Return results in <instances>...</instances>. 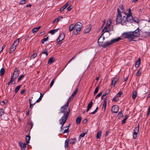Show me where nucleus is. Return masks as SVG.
Listing matches in <instances>:
<instances>
[{"label": "nucleus", "mask_w": 150, "mask_h": 150, "mask_svg": "<svg viewBox=\"0 0 150 150\" xmlns=\"http://www.w3.org/2000/svg\"><path fill=\"white\" fill-rule=\"evenodd\" d=\"M55 78H54L52 80L51 82V83H50V87H52V86L53 85L54 83V81L55 80Z\"/></svg>", "instance_id": "nucleus-44"}, {"label": "nucleus", "mask_w": 150, "mask_h": 150, "mask_svg": "<svg viewBox=\"0 0 150 150\" xmlns=\"http://www.w3.org/2000/svg\"><path fill=\"white\" fill-rule=\"evenodd\" d=\"M65 38V34L64 33H61L59 35V36L57 39V42H59L62 41Z\"/></svg>", "instance_id": "nucleus-11"}, {"label": "nucleus", "mask_w": 150, "mask_h": 150, "mask_svg": "<svg viewBox=\"0 0 150 150\" xmlns=\"http://www.w3.org/2000/svg\"><path fill=\"white\" fill-rule=\"evenodd\" d=\"M108 23H107L106 26L103 29L102 31V32H103L104 31L107 30V29L108 28L109 26L110 25V24H109L108 25Z\"/></svg>", "instance_id": "nucleus-31"}, {"label": "nucleus", "mask_w": 150, "mask_h": 150, "mask_svg": "<svg viewBox=\"0 0 150 150\" xmlns=\"http://www.w3.org/2000/svg\"><path fill=\"white\" fill-rule=\"evenodd\" d=\"M69 103L68 102H67L63 106L61 107L60 109V112L59 113H63V116H64L65 114L66 113L68 114V117L69 116V114L70 112V109L69 108L68 109V111H67V108Z\"/></svg>", "instance_id": "nucleus-2"}, {"label": "nucleus", "mask_w": 150, "mask_h": 150, "mask_svg": "<svg viewBox=\"0 0 150 150\" xmlns=\"http://www.w3.org/2000/svg\"><path fill=\"white\" fill-rule=\"evenodd\" d=\"M128 116L126 115L125 118L122 120V124H125L126 122V120L128 118Z\"/></svg>", "instance_id": "nucleus-39"}, {"label": "nucleus", "mask_w": 150, "mask_h": 150, "mask_svg": "<svg viewBox=\"0 0 150 150\" xmlns=\"http://www.w3.org/2000/svg\"><path fill=\"white\" fill-rule=\"evenodd\" d=\"M48 39V37H47L46 38H44L42 41V44H44V42L47 40Z\"/></svg>", "instance_id": "nucleus-54"}, {"label": "nucleus", "mask_w": 150, "mask_h": 150, "mask_svg": "<svg viewBox=\"0 0 150 150\" xmlns=\"http://www.w3.org/2000/svg\"><path fill=\"white\" fill-rule=\"evenodd\" d=\"M141 63V59L139 58L135 64V67L136 68H137L140 66Z\"/></svg>", "instance_id": "nucleus-17"}, {"label": "nucleus", "mask_w": 150, "mask_h": 150, "mask_svg": "<svg viewBox=\"0 0 150 150\" xmlns=\"http://www.w3.org/2000/svg\"><path fill=\"white\" fill-rule=\"evenodd\" d=\"M144 33L146 34L145 35H147V37H149L150 36V32H146Z\"/></svg>", "instance_id": "nucleus-60"}, {"label": "nucleus", "mask_w": 150, "mask_h": 150, "mask_svg": "<svg viewBox=\"0 0 150 150\" xmlns=\"http://www.w3.org/2000/svg\"><path fill=\"white\" fill-rule=\"evenodd\" d=\"M21 85H20L16 87L15 90V92L16 93H17L18 91L21 88Z\"/></svg>", "instance_id": "nucleus-37"}, {"label": "nucleus", "mask_w": 150, "mask_h": 150, "mask_svg": "<svg viewBox=\"0 0 150 150\" xmlns=\"http://www.w3.org/2000/svg\"><path fill=\"white\" fill-rule=\"evenodd\" d=\"M74 26L75 29L73 32L74 35H76L81 31L82 27V24L80 22H77L75 23Z\"/></svg>", "instance_id": "nucleus-4"}, {"label": "nucleus", "mask_w": 150, "mask_h": 150, "mask_svg": "<svg viewBox=\"0 0 150 150\" xmlns=\"http://www.w3.org/2000/svg\"><path fill=\"white\" fill-rule=\"evenodd\" d=\"M133 22L138 23L139 22V20L138 18H133Z\"/></svg>", "instance_id": "nucleus-49"}, {"label": "nucleus", "mask_w": 150, "mask_h": 150, "mask_svg": "<svg viewBox=\"0 0 150 150\" xmlns=\"http://www.w3.org/2000/svg\"><path fill=\"white\" fill-rule=\"evenodd\" d=\"M98 109V107H97L96 109L94 110V111L92 112H91V114H95L97 112V110Z\"/></svg>", "instance_id": "nucleus-50"}, {"label": "nucleus", "mask_w": 150, "mask_h": 150, "mask_svg": "<svg viewBox=\"0 0 150 150\" xmlns=\"http://www.w3.org/2000/svg\"><path fill=\"white\" fill-rule=\"evenodd\" d=\"M25 91V90L24 89H23V90H22L21 91L20 94H23L24 93V92Z\"/></svg>", "instance_id": "nucleus-63"}, {"label": "nucleus", "mask_w": 150, "mask_h": 150, "mask_svg": "<svg viewBox=\"0 0 150 150\" xmlns=\"http://www.w3.org/2000/svg\"><path fill=\"white\" fill-rule=\"evenodd\" d=\"M139 124H138V126L136 127L134 130V132H139Z\"/></svg>", "instance_id": "nucleus-40"}, {"label": "nucleus", "mask_w": 150, "mask_h": 150, "mask_svg": "<svg viewBox=\"0 0 150 150\" xmlns=\"http://www.w3.org/2000/svg\"><path fill=\"white\" fill-rule=\"evenodd\" d=\"M133 36L134 37H139L140 36V32L139 30V28L136 29L133 31H131Z\"/></svg>", "instance_id": "nucleus-8"}, {"label": "nucleus", "mask_w": 150, "mask_h": 150, "mask_svg": "<svg viewBox=\"0 0 150 150\" xmlns=\"http://www.w3.org/2000/svg\"><path fill=\"white\" fill-rule=\"evenodd\" d=\"M74 26L73 24H71L70 25L69 27V32H71L74 29Z\"/></svg>", "instance_id": "nucleus-36"}, {"label": "nucleus", "mask_w": 150, "mask_h": 150, "mask_svg": "<svg viewBox=\"0 0 150 150\" xmlns=\"http://www.w3.org/2000/svg\"><path fill=\"white\" fill-rule=\"evenodd\" d=\"M41 28L40 26H39V27L35 28H33L32 30V32L33 33H35L37 31H38V30L40 29V28Z\"/></svg>", "instance_id": "nucleus-22"}, {"label": "nucleus", "mask_w": 150, "mask_h": 150, "mask_svg": "<svg viewBox=\"0 0 150 150\" xmlns=\"http://www.w3.org/2000/svg\"><path fill=\"white\" fill-rule=\"evenodd\" d=\"M118 99L117 98L116 96L114 97L113 99H112V101L113 102H117L118 101Z\"/></svg>", "instance_id": "nucleus-52"}, {"label": "nucleus", "mask_w": 150, "mask_h": 150, "mask_svg": "<svg viewBox=\"0 0 150 150\" xmlns=\"http://www.w3.org/2000/svg\"><path fill=\"white\" fill-rule=\"evenodd\" d=\"M19 73L18 70L16 67L14 69V72L13 73V75L11 76L14 79L17 78L18 76Z\"/></svg>", "instance_id": "nucleus-9"}, {"label": "nucleus", "mask_w": 150, "mask_h": 150, "mask_svg": "<svg viewBox=\"0 0 150 150\" xmlns=\"http://www.w3.org/2000/svg\"><path fill=\"white\" fill-rule=\"evenodd\" d=\"M30 136L26 135V141L27 143H28L30 140Z\"/></svg>", "instance_id": "nucleus-33"}, {"label": "nucleus", "mask_w": 150, "mask_h": 150, "mask_svg": "<svg viewBox=\"0 0 150 150\" xmlns=\"http://www.w3.org/2000/svg\"><path fill=\"white\" fill-rule=\"evenodd\" d=\"M117 14L116 16V24L121 23L122 24V22L123 21V18H122V12L119 8L117 9Z\"/></svg>", "instance_id": "nucleus-5"}, {"label": "nucleus", "mask_w": 150, "mask_h": 150, "mask_svg": "<svg viewBox=\"0 0 150 150\" xmlns=\"http://www.w3.org/2000/svg\"><path fill=\"white\" fill-rule=\"evenodd\" d=\"M109 133V131H106L105 136L107 137Z\"/></svg>", "instance_id": "nucleus-64"}, {"label": "nucleus", "mask_w": 150, "mask_h": 150, "mask_svg": "<svg viewBox=\"0 0 150 150\" xmlns=\"http://www.w3.org/2000/svg\"><path fill=\"white\" fill-rule=\"evenodd\" d=\"M5 70L4 68H2L1 69L0 71V73L1 74V76H2L4 75L5 74Z\"/></svg>", "instance_id": "nucleus-30"}, {"label": "nucleus", "mask_w": 150, "mask_h": 150, "mask_svg": "<svg viewBox=\"0 0 150 150\" xmlns=\"http://www.w3.org/2000/svg\"><path fill=\"white\" fill-rule=\"evenodd\" d=\"M37 55V54L36 53H34L30 57V59L31 58H35Z\"/></svg>", "instance_id": "nucleus-48"}, {"label": "nucleus", "mask_w": 150, "mask_h": 150, "mask_svg": "<svg viewBox=\"0 0 150 150\" xmlns=\"http://www.w3.org/2000/svg\"><path fill=\"white\" fill-rule=\"evenodd\" d=\"M71 3V1H68L64 5L62 6L60 9L59 11L60 12H62L63 10L67 6L69 5Z\"/></svg>", "instance_id": "nucleus-13"}, {"label": "nucleus", "mask_w": 150, "mask_h": 150, "mask_svg": "<svg viewBox=\"0 0 150 150\" xmlns=\"http://www.w3.org/2000/svg\"><path fill=\"white\" fill-rule=\"evenodd\" d=\"M27 124L30 126V129H31L33 127V124L32 121H30L27 122Z\"/></svg>", "instance_id": "nucleus-34"}, {"label": "nucleus", "mask_w": 150, "mask_h": 150, "mask_svg": "<svg viewBox=\"0 0 150 150\" xmlns=\"http://www.w3.org/2000/svg\"><path fill=\"white\" fill-rule=\"evenodd\" d=\"M25 0H22L20 2L19 4H25Z\"/></svg>", "instance_id": "nucleus-59"}, {"label": "nucleus", "mask_w": 150, "mask_h": 150, "mask_svg": "<svg viewBox=\"0 0 150 150\" xmlns=\"http://www.w3.org/2000/svg\"><path fill=\"white\" fill-rule=\"evenodd\" d=\"M91 28L90 27H88V28L85 29L84 30V33L85 34L87 33H89L91 30Z\"/></svg>", "instance_id": "nucleus-25"}, {"label": "nucleus", "mask_w": 150, "mask_h": 150, "mask_svg": "<svg viewBox=\"0 0 150 150\" xmlns=\"http://www.w3.org/2000/svg\"><path fill=\"white\" fill-rule=\"evenodd\" d=\"M78 90V88L77 87L76 88L75 90L73 92V93L72 94L71 96L69 98L67 102H69V103H70V101H71L72 100V99L73 98V97L75 96L76 94L77 91Z\"/></svg>", "instance_id": "nucleus-12"}, {"label": "nucleus", "mask_w": 150, "mask_h": 150, "mask_svg": "<svg viewBox=\"0 0 150 150\" xmlns=\"http://www.w3.org/2000/svg\"><path fill=\"white\" fill-rule=\"evenodd\" d=\"M137 92L136 91H134L133 92L132 95V98L133 99H134L137 97Z\"/></svg>", "instance_id": "nucleus-23"}, {"label": "nucleus", "mask_w": 150, "mask_h": 150, "mask_svg": "<svg viewBox=\"0 0 150 150\" xmlns=\"http://www.w3.org/2000/svg\"><path fill=\"white\" fill-rule=\"evenodd\" d=\"M103 105L104 106H106L107 104V98H105L103 100Z\"/></svg>", "instance_id": "nucleus-43"}, {"label": "nucleus", "mask_w": 150, "mask_h": 150, "mask_svg": "<svg viewBox=\"0 0 150 150\" xmlns=\"http://www.w3.org/2000/svg\"><path fill=\"white\" fill-rule=\"evenodd\" d=\"M15 80L14 79H13V78L11 77V79H10V81L8 83L7 85L8 86H9L11 83L12 84H14L15 83V82H14V83H13V80Z\"/></svg>", "instance_id": "nucleus-29"}, {"label": "nucleus", "mask_w": 150, "mask_h": 150, "mask_svg": "<svg viewBox=\"0 0 150 150\" xmlns=\"http://www.w3.org/2000/svg\"><path fill=\"white\" fill-rule=\"evenodd\" d=\"M68 114H65L64 116H62L59 120V124L61 125V126H63L64 125L66 122L68 118Z\"/></svg>", "instance_id": "nucleus-6"}, {"label": "nucleus", "mask_w": 150, "mask_h": 150, "mask_svg": "<svg viewBox=\"0 0 150 150\" xmlns=\"http://www.w3.org/2000/svg\"><path fill=\"white\" fill-rule=\"evenodd\" d=\"M69 142V138L67 139L65 141L64 147L65 148H67L68 146Z\"/></svg>", "instance_id": "nucleus-20"}, {"label": "nucleus", "mask_w": 150, "mask_h": 150, "mask_svg": "<svg viewBox=\"0 0 150 150\" xmlns=\"http://www.w3.org/2000/svg\"><path fill=\"white\" fill-rule=\"evenodd\" d=\"M40 54H45L46 56H47L48 55V52L47 49H45L43 51H42Z\"/></svg>", "instance_id": "nucleus-27"}, {"label": "nucleus", "mask_w": 150, "mask_h": 150, "mask_svg": "<svg viewBox=\"0 0 150 150\" xmlns=\"http://www.w3.org/2000/svg\"><path fill=\"white\" fill-rule=\"evenodd\" d=\"M119 80V78H117L115 77L113 80L112 81L111 86L113 87H114L115 86V83L117 82Z\"/></svg>", "instance_id": "nucleus-15"}, {"label": "nucleus", "mask_w": 150, "mask_h": 150, "mask_svg": "<svg viewBox=\"0 0 150 150\" xmlns=\"http://www.w3.org/2000/svg\"><path fill=\"white\" fill-rule=\"evenodd\" d=\"M76 141V139H69V143L71 144H74Z\"/></svg>", "instance_id": "nucleus-24"}, {"label": "nucleus", "mask_w": 150, "mask_h": 150, "mask_svg": "<svg viewBox=\"0 0 150 150\" xmlns=\"http://www.w3.org/2000/svg\"><path fill=\"white\" fill-rule=\"evenodd\" d=\"M123 93L122 91H120L117 94V96L118 97H121V96L122 94Z\"/></svg>", "instance_id": "nucleus-45"}, {"label": "nucleus", "mask_w": 150, "mask_h": 150, "mask_svg": "<svg viewBox=\"0 0 150 150\" xmlns=\"http://www.w3.org/2000/svg\"><path fill=\"white\" fill-rule=\"evenodd\" d=\"M54 61V58L53 57H51L49 59L48 62V64H49L52 63Z\"/></svg>", "instance_id": "nucleus-19"}, {"label": "nucleus", "mask_w": 150, "mask_h": 150, "mask_svg": "<svg viewBox=\"0 0 150 150\" xmlns=\"http://www.w3.org/2000/svg\"><path fill=\"white\" fill-rule=\"evenodd\" d=\"M102 132L101 131H98L96 135V137L97 139H100L101 136Z\"/></svg>", "instance_id": "nucleus-26"}, {"label": "nucleus", "mask_w": 150, "mask_h": 150, "mask_svg": "<svg viewBox=\"0 0 150 150\" xmlns=\"http://www.w3.org/2000/svg\"><path fill=\"white\" fill-rule=\"evenodd\" d=\"M36 103H35H35H34L33 104H32V103H30V108L31 109H32V108H33V105H35V104Z\"/></svg>", "instance_id": "nucleus-58"}, {"label": "nucleus", "mask_w": 150, "mask_h": 150, "mask_svg": "<svg viewBox=\"0 0 150 150\" xmlns=\"http://www.w3.org/2000/svg\"><path fill=\"white\" fill-rule=\"evenodd\" d=\"M119 109V107L116 105H113L111 108V111L113 113H117L118 112Z\"/></svg>", "instance_id": "nucleus-10"}, {"label": "nucleus", "mask_w": 150, "mask_h": 150, "mask_svg": "<svg viewBox=\"0 0 150 150\" xmlns=\"http://www.w3.org/2000/svg\"><path fill=\"white\" fill-rule=\"evenodd\" d=\"M59 30V28L52 30L50 31L49 32V33H51L52 35H53L55 33L57 32Z\"/></svg>", "instance_id": "nucleus-18"}, {"label": "nucleus", "mask_w": 150, "mask_h": 150, "mask_svg": "<svg viewBox=\"0 0 150 150\" xmlns=\"http://www.w3.org/2000/svg\"><path fill=\"white\" fill-rule=\"evenodd\" d=\"M131 9L130 8H129L128 10V13H125V14L126 15H132V13L131 12Z\"/></svg>", "instance_id": "nucleus-42"}, {"label": "nucleus", "mask_w": 150, "mask_h": 150, "mask_svg": "<svg viewBox=\"0 0 150 150\" xmlns=\"http://www.w3.org/2000/svg\"><path fill=\"white\" fill-rule=\"evenodd\" d=\"M4 111L2 109H0V115L2 116V115L4 114Z\"/></svg>", "instance_id": "nucleus-55"}, {"label": "nucleus", "mask_w": 150, "mask_h": 150, "mask_svg": "<svg viewBox=\"0 0 150 150\" xmlns=\"http://www.w3.org/2000/svg\"><path fill=\"white\" fill-rule=\"evenodd\" d=\"M103 34L104 33L102 34L100 36L99 38L98 41L99 45L100 46H102L103 48H106L107 47H110V45H112L113 44L118 42L121 39L120 37H118L117 38L113 39L110 41L104 42L103 44V41H100L99 40Z\"/></svg>", "instance_id": "nucleus-1"}, {"label": "nucleus", "mask_w": 150, "mask_h": 150, "mask_svg": "<svg viewBox=\"0 0 150 150\" xmlns=\"http://www.w3.org/2000/svg\"><path fill=\"white\" fill-rule=\"evenodd\" d=\"M81 120V118L79 116L76 119V123L77 125H79Z\"/></svg>", "instance_id": "nucleus-21"}, {"label": "nucleus", "mask_w": 150, "mask_h": 150, "mask_svg": "<svg viewBox=\"0 0 150 150\" xmlns=\"http://www.w3.org/2000/svg\"><path fill=\"white\" fill-rule=\"evenodd\" d=\"M24 76V75H20L18 78V82Z\"/></svg>", "instance_id": "nucleus-51"}, {"label": "nucleus", "mask_w": 150, "mask_h": 150, "mask_svg": "<svg viewBox=\"0 0 150 150\" xmlns=\"http://www.w3.org/2000/svg\"><path fill=\"white\" fill-rule=\"evenodd\" d=\"M120 8H121V10L122 11V13L123 12L124 9V8L123 5H122L120 7Z\"/></svg>", "instance_id": "nucleus-62"}, {"label": "nucleus", "mask_w": 150, "mask_h": 150, "mask_svg": "<svg viewBox=\"0 0 150 150\" xmlns=\"http://www.w3.org/2000/svg\"><path fill=\"white\" fill-rule=\"evenodd\" d=\"M86 134V133H82L79 136V138L81 139V137H84Z\"/></svg>", "instance_id": "nucleus-57"}, {"label": "nucleus", "mask_w": 150, "mask_h": 150, "mask_svg": "<svg viewBox=\"0 0 150 150\" xmlns=\"http://www.w3.org/2000/svg\"><path fill=\"white\" fill-rule=\"evenodd\" d=\"M40 96L39 98L35 102V103H37L39 102L42 99V98L43 96V95L42 93H40Z\"/></svg>", "instance_id": "nucleus-35"}, {"label": "nucleus", "mask_w": 150, "mask_h": 150, "mask_svg": "<svg viewBox=\"0 0 150 150\" xmlns=\"http://www.w3.org/2000/svg\"><path fill=\"white\" fill-rule=\"evenodd\" d=\"M73 8V6L72 5H70L67 8V10L68 11H70Z\"/></svg>", "instance_id": "nucleus-53"}, {"label": "nucleus", "mask_w": 150, "mask_h": 150, "mask_svg": "<svg viewBox=\"0 0 150 150\" xmlns=\"http://www.w3.org/2000/svg\"><path fill=\"white\" fill-rule=\"evenodd\" d=\"M102 92H100L95 97V98L96 99H97V98L98 97H99L101 95H102Z\"/></svg>", "instance_id": "nucleus-56"}, {"label": "nucleus", "mask_w": 150, "mask_h": 150, "mask_svg": "<svg viewBox=\"0 0 150 150\" xmlns=\"http://www.w3.org/2000/svg\"><path fill=\"white\" fill-rule=\"evenodd\" d=\"M19 43V39H17L15 41H14V43L12 44L13 45H15L16 46Z\"/></svg>", "instance_id": "nucleus-32"}, {"label": "nucleus", "mask_w": 150, "mask_h": 150, "mask_svg": "<svg viewBox=\"0 0 150 150\" xmlns=\"http://www.w3.org/2000/svg\"><path fill=\"white\" fill-rule=\"evenodd\" d=\"M141 69H139L137 71L136 74V75L137 76H138L141 74Z\"/></svg>", "instance_id": "nucleus-47"}, {"label": "nucleus", "mask_w": 150, "mask_h": 150, "mask_svg": "<svg viewBox=\"0 0 150 150\" xmlns=\"http://www.w3.org/2000/svg\"><path fill=\"white\" fill-rule=\"evenodd\" d=\"M122 35L125 38H127L131 41H132L134 39L133 37L131 31L124 33Z\"/></svg>", "instance_id": "nucleus-7"}, {"label": "nucleus", "mask_w": 150, "mask_h": 150, "mask_svg": "<svg viewBox=\"0 0 150 150\" xmlns=\"http://www.w3.org/2000/svg\"><path fill=\"white\" fill-rule=\"evenodd\" d=\"M16 46L15 45H13V44H12L10 47L9 53L11 54L16 49Z\"/></svg>", "instance_id": "nucleus-16"}, {"label": "nucleus", "mask_w": 150, "mask_h": 150, "mask_svg": "<svg viewBox=\"0 0 150 150\" xmlns=\"http://www.w3.org/2000/svg\"><path fill=\"white\" fill-rule=\"evenodd\" d=\"M123 116V114L122 113L121 111L119 112L117 116L118 119H120Z\"/></svg>", "instance_id": "nucleus-38"}, {"label": "nucleus", "mask_w": 150, "mask_h": 150, "mask_svg": "<svg viewBox=\"0 0 150 150\" xmlns=\"http://www.w3.org/2000/svg\"><path fill=\"white\" fill-rule=\"evenodd\" d=\"M19 144L22 150H25V148L26 147V144L25 143L21 142H19Z\"/></svg>", "instance_id": "nucleus-14"}, {"label": "nucleus", "mask_w": 150, "mask_h": 150, "mask_svg": "<svg viewBox=\"0 0 150 150\" xmlns=\"http://www.w3.org/2000/svg\"><path fill=\"white\" fill-rule=\"evenodd\" d=\"M69 130V127H68L67 129H65L64 130V132H62L63 134H64L67 132Z\"/></svg>", "instance_id": "nucleus-61"}, {"label": "nucleus", "mask_w": 150, "mask_h": 150, "mask_svg": "<svg viewBox=\"0 0 150 150\" xmlns=\"http://www.w3.org/2000/svg\"><path fill=\"white\" fill-rule=\"evenodd\" d=\"M63 17L62 16H60L58 17L57 18L55 19L54 21L52 22V23H54L56 21H57V22L59 21L60 19L62 18Z\"/></svg>", "instance_id": "nucleus-28"}, {"label": "nucleus", "mask_w": 150, "mask_h": 150, "mask_svg": "<svg viewBox=\"0 0 150 150\" xmlns=\"http://www.w3.org/2000/svg\"><path fill=\"white\" fill-rule=\"evenodd\" d=\"M127 16H123V21L122 22V25L127 24V23H132L133 22V18L132 15H126Z\"/></svg>", "instance_id": "nucleus-3"}, {"label": "nucleus", "mask_w": 150, "mask_h": 150, "mask_svg": "<svg viewBox=\"0 0 150 150\" xmlns=\"http://www.w3.org/2000/svg\"><path fill=\"white\" fill-rule=\"evenodd\" d=\"M99 88V87L98 86H97L96 87V88H95V90L94 91V94L97 93H98V91Z\"/></svg>", "instance_id": "nucleus-46"}, {"label": "nucleus", "mask_w": 150, "mask_h": 150, "mask_svg": "<svg viewBox=\"0 0 150 150\" xmlns=\"http://www.w3.org/2000/svg\"><path fill=\"white\" fill-rule=\"evenodd\" d=\"M93 105V102L92 101L90 102V103H88V104L87 108L91 109V108L92 107Z\"/></svg>", "instance_id": "nucleus-41"}]
</instances>
